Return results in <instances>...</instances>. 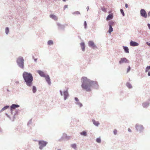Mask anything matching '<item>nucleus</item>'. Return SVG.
Returning <instances> with one entry per match:
<instances>
[{"label": "nucleus", "mask_w": 150, "mask_h": 150, "mask_svg": "<svg viewBox=\"0 0 150 150\" xmlns=\"http://www.w3.org/2000/svg\"><path fill=\"white\" fill-rule=\"evenodd\" d=\"M81 87L82 90L86 92H91L92 91L91 88L95 89L99 88L97 81L91 80L86 77L83 76L81 79Z\"/></svg>", "instance_id": "nucleus-1"}, {"label": "nucleus", "mask_w": 150, "mask_h": 150, "mask_svg": "<svg viewBox=\"0 0 150 150\" xmlns=\"http://www.w3.org/2000/svg\"><path fill=\"white\" fill-rule=\"evenodd\" d=\"M22 76L23 79V82L28 87L32 86V90L33 93H35L37 89L35 86H32L33 78L32 74L30 72L24 71L22 74Z\"/></svg>", "instance_id": "nucleus-2"}, {"label": "nucleus", "mask_w": 150, "mask_h": 150, "mask_svg": "<svg viewBox=\"0 0 150 150\" xmlns=\"http://www.w3.org/2000/svg\"><path fill=\"white\" fill-rule=\"evenodd\" d=\"M16 62L20 68L22 69H24V60L23 57H19L17 59Z\"/></svg>", "instance_id": "nucleus-3"}, {"label": "nucleus", "mask_w": 150, "mask_h": 150, "mask_svg": "<svg viewBox=\"0 0 150 150\" xmlns=\"http://www.w3.org/2000/svg\"><path fill=\"white\" fill-rule=\"evenodd\" d=\"M60 95L61 96H64V100H66L69 97V93L68 89L64 90L62 91L60 90L59 91Z\"/></svg>", "instance_id": "nucleus-4"}, {"label": "nucleus", "mask_w": 150, "mask_h": 150, "mask_svg": "<svg viewBox=\"0 0 150 150\" xmlns=\"http://www.w3.org/2000/svg\"><path fill=\"white\" fill-rule=\"evenodd\" d=\"M71 138V137L68 136L65 133H64L61 137L58 140V141L59 142H62L63 141H67L69 140Z\"/></svg>", "instance_id": "nucleus-5"}, {"label": "nucleus", "mask_w": 150, "mask_h": 150, "mask_svg": "<svg viewBox=\"0 0 150 150\" xmlns=\"http://www.w3.org/2000/svg\"><path fill=\"white\" fill-rule=\"evenodd\" d=\"M47 142L43 140H40L38 141V144L39 146V149L40 150H42L44 147L46 146L47 144Z\"/></svg>", "instance_id": "nucleus-6"}, {"label": "nucleus", "mask_w": 150, "mask_h": 150, "mask_svg": "<svg viewBox=\"0 0 150 150\" xmlns=\"http://www.w3.org/2000/svg\"><path fill=\"white\" fill-rule=\"evenodd\" d=\"M135 127L137 131L139 133L143 132L144 129V128L142 125H139L138 124L136 125Z\"/></svg>", "instance_id": "nucleus-7"}, {"label": "nucleus", "mask_w": 150, "mask_h": 150, "mask_svg": "<svg viewBox=\"0 0 150 150\" xmlns=\"http://www.w3.org/2000/svg\"><path fill=\"white\" fill-rule=\"evenodd\" d=\"M140 14L143 18H146L147 17V13L144 9L142 8L140 10Z\"/></svg>", "instance_id": "nucleus-8"}, {"label": "nucleus", "mask_w": 150, "mask_h": 150, "mask_svg": "<svg viewBox=\"0 0 150 150\" xmlns=\"http://www.w3.org/2000/svg\"><path fill=\"white\" fill-rule=\"evenodd\" d=\"M88 46L92 49H95L97 48V46L95 44L93 40L89 41L88 42Z\"/></svg>", "instance_id": "nucleus-9"}, {"label": "nucleus", "mask_w": 150, "mask_h": 150, "mask_svg": "<svg viewBox=\"0 0 150 150\" xmlns=\"http://www.w3.org/2000/svg\"><path fill=\"white\" fill-rule=\"evenodd\" d=\"M129 60L125 57H122L120 58V60L119 61V63L120 64H121L123 63H129Z\"/></svg>", "instance_id": "nucleus-10"}, {"label": "nucleus", "mask_w": 150, "mask_h": 150, "mask_svg": "<svg viewBox=\"0 0 150 150\" xmlns=\"http://www.w3.org/2000/svg\"><path fill=\"white\" fill-rule=\"evenodd\" d=\"M58 26V29L59 30L64 31L65 30V26L64 25H62L59 23H57Z\"/></svg>", "instance_id": "nucleus-11"}, {"label": "nucleus", "mask_w": 150, "mask_h": 150, "mask_svg": "<svg viewBox=\"0 0 150 150\" xmlns=\"http://www.w3.org/2000/svg\"><path fill=\"white\" fill-rule=\"evenodd\" d=\"M37 73L41 77L45 78L47 74H45L44 71L41 70H38L37 71Z\"/></svg>", "instance_id": "nucleus-12"}, {"label": "nucleus", "mask_w": 150, "mask_h": 150, "mask_svg": "<svg viewBox=\"0 0 150 150\" xmlns=\"http://www.w3.org/2000/svg\"><path fill=\"white\" fill-rule=\"evenodd\" d=\"M150 98L147 101L145 102L142 103V106L144 108H147L150 105Z\"/></svg>", "instance_id": "nucleus-13"}, {"label": "nucleus", "mask_w": 150, "mask_h": 150, "mask_svg": "<svg viewBox=\"0 0 150 150\" xmlns=\"http://www.w3.org/2000/svg\"><path fill=\"white\" fill-rule=\"evenodd\" d=\"M109 14L106 17V20L111 19L113 18V14L112 11H108Z\"/></svg>", "instance_id": "nucleus-14"}, {"label": "nucleus", "mask_w": 150, "mask_h": 150, "mask_svg": "<svg viewBox=\"0 0 150 150\" xmlns=\"http://www.w3.org/2000/svg\"><path fill=\"white\" fill-rule=\"evenodd\" d=\"M47 83L50 85L51 84V81L50 76L48 74L45 77Z\"/></svg>", "instance_id": "nucleus-15"}, {"label": "nucleus", "mask_w": 150, "mask_h": 150, "mask_svg": "<svg viewBox=\"0 0 150 150\" xmlns=\"http://www.w3.org/2000/svg\"><path fill=\"white\" fill-rule=\"evenodd\" d=\"M130 45L132 47H135L138 46L139 45V43L138 42L133 41L132 40H131L129 42Z\"/></svg>", "instance_id": "nucleus-16"}, {"label": "nucleus", "mask_w": 150, "mask_h": 150, "mask_svg": "<svg viewBox=\"0 0 150 150\" xmlns=\"http://www.w3.org/2000/svg\"><path fill=\"white\" fill-rule=\"evenodd\" d=\"M80 45L82 51H85V43L84 42H81L80 43Z\"/></svg>", "instance_id": "nucleus-17"}, {"label": "nucleus", "mask_w": 150, "mask_h": 150, "mask_svg": "<svg viewBox=\"0 0 150 150\" xmlns=\"http://www.w3.org/2000/svg\"><path fill=\"white\" fill-rule=\"evenodd\" d=\"M92 122L93 123V124L96 127H98L100 125V123L98 121H96L94 119L92 120Z\"/></svg>", "instance_id": "nucleus-18"}, {"label": "nucleus", "mask_w": 150, "mask_h": 150, "mask_svg": "<svg viewBox=\"0 0 150 150\" xmlns=\"http://www.w3.org/2000/svg\"><path fill=\"white\" fill-rule=\"evenodd\" d=\"M11 108H13L15 110L16 109V108H18L20 107V105L17 104H12L11 106Z\"/></svg>", "instance_id": "nucleus-19"}, {"label": "nucleus", "mask_w": 150, "mask_h": 150, "mask_svg": "<svg viewBox=\"0 0 150 150\" xmlns=\"http://www.w3.org/2000/svg\"><path fill=\"white\" fill-rule=\"evenodd\" d=\"M125 52L126 53H129V49L127 46H122Z\"/></svg>", "instance_id": "nucleus-20"}, {"label": "nucleus", "mask_w": 150, "mask_h": 150, "mask_svg": "<svg viewBox=\"0 0 150 150\" xmlns=\"http://www.w3.org/2000/svg\"><path fill=\"white\" fill-rule=\"evenodd\" d=\"M50 17L55 21L57 20V16L54 14H50Z\"/></svg>", "instance_id": "nucleus-21"}, {"label": "nucleus", "mask_w": 150, "mask_h": 150, "mask_svg": "<svg viewBox=\"0 0 150 150\" xmlns=\"http://www.w3.org/2000/svg\"><path fill=\"white\" fill-rule=\"evenodd\" d=\"M80 134L81 135L84 137L87 136V132L86 131H83L80 133Z\"/></svg>", "instance_id": "nucleus-22"}, {"label": "nucleus", "mask_w": 150, "mask_h": 150, "mask_svg": "<svg viewBox=\"0 0 150 150\" xmlns=\"http://www.w3.org/2000/svg\"><path fill=\"white\" fill-rule=\"evenodd\" d=\"M10 106L8 105H6L0 111V113L1 112H2L6 110L9 108H10Z\"/></svg>", "instance_id": "nucleus-23"}, {"label": "nucleus", "mask_w": 150, "mask_h": 150, "mask_svg": "<svg viewBox=\"0 0 150 150\" xmlns=\"http://www.w3.org/2000/svg\"><path fill=\"white\" fill-rule=\"evenodd\" d=\"M126 86L129 89H131L132 88V84L129 82H127L126 83Z\"/></svg>", "instance_id": "nucleus-24"}, {"label": "nucleus", "mask_w": 150, "mask_h": 150, "mask_svg": "<svg viewBox=\"0 0 150 150\" xmlns=\"http://www.w3.org/2000/svg\"><path fill=\"white\" fill-rule=\"evenodd\" d=\"M47 44L49 45H52L54 44L53 41L52 40H49L47 42Z\"/></svg>", "instance_id": "nucleus-25"}, {"label": "nucleus", "mask_w": 150, "mask_h": 150, "mask_svg": "<svg viewBox=\"0 0 150 150\" xmlns=\"http://www.w3.org/2000/svg\"><path fill=\"white\" fill-rule=\"evenodd\" d=\"M113 31V28L111 26H109V28L108 30V33L110 34Z\"/></svg>", "instance_id": "nucleus-26"}, {"label": "nucleus", "mask_w": 150, "mask_h": 150, "mask_svg": "<svg viewBox=\"0 0 150 150\" xmlns=\"http://www.w3.org/2000/svg\"><path fill=\"white\" fill-rule=\"evenodd\" d=\"M15 112L14 114L15 115H18L19 113L20 110L18 109H15Z\"/></svg>", "instance_id": "nucleus-27"}, {"label": "nucleus", "mask_w": 150, "mask_h": 150, "mask_svg": "<svg viewBox=\"0 0 150 150\" xmlns=\"http://www.w3.org/2000/svg\"><path fill=\"white\" fill-rule=\"evenodd\" d=\"M115 24V23L112 21H110L108 23L109 26H112L113 25Z\"/></svg>", "instance_id": "nucleus-28"}, {"label": "nucleus", "mask_w": 150, "mask_h": 150, "mask_svg": "<svg viewBox=\"0 0 150 150\" xmlns=\"http://www.w3.org/2000/svg\"><path fill=\"white\" fill-rule=\"evenodd\" d=\"M75 104L76 105H78L80 108H81V107H82L83 106V104H82L81 103L79 102V101H78L77 102H76L75 103Z\"/></svg>", "instance_id": "nucleus-29"}, {"label": "nucleus", "mask_w": 150, "mask_h": 150, "mask_svg": "<svg viewBox=\"0 0 150 150\" xmlns=\"http://www.w3.org/2000/svg\"><path fill=\"white\" fill-rule=\"evenodd\" d=\"M9 32V28L8 27L5 28V33L6 35H8Z\"/></svg>", "instance_id": "nucleus-30"}, {"label": "nucleus", "mask_w": 150, "mask_h": 150, "mask_svg": "<svg viewBox=\"0 0 150 150\" xmlns=\"http://www.w3.org/2000/svg\"><path fill=\"white\" fill-rule=\"evenodd\" d=\"M71 146L72 148L74 149H76L77 147L76 144L75 143L71 144Z\"/></svg>", "instance_id": "nucleus-31"}, {"label": "nucleus", "mask_w": 150, "mask_h": 150, "mask_svg": "<svg viewBox=\"0 0 150 150\" xmlns=\"http://www.w3.org/2000/svg\"><path fill=\"white\" fill-rule=\"evenodd\" d=\"M72 14H73L74 15H80V13L79 11H76L73 12L72 13Z\"/></svg>", "instance_id": "nucleus-32"}, {"label": "nucleus", "mask_w": 150, "mask_h": 150, "mask_svg": "<svg viewBox=\"0 0 150 150\" xmlns=\"http://www.w3.org/2000/svg\"><path fill=\"white\" fill-rule=\"evenodd\" d=\"M96 142L98 143H100L101 142V139L100 137H98L96 139Z\"/></svg>", "instance_id": "nucleus-33"}, {"label": "nucleus", "mask_w": 150, "mask_h": 150, "mask_svg": "<svg viewBox=\"0 0 150 150\" xmlns=\"http://www.w3.org/2000/svg\"><path fill=\"white\" fill-rule=\"evenodd\" d=\"M120 11L121 13L122 14L123 16H125V14L124 11V10L123 9L121 8L120 9Z\"/></svg>", "instance_id": "nucleus-34"}, {"label": "nucleus", "mask_w": 150, "mask_h": 150, "mask_svg": "<svg viewBox=\"0 0 150 150\" xmlns=\"http://www.w3.org/2000/svg\"><path fill=\"white\" fill-rule=\"evenodd\" d=\"M101 10L102 11L105 12H107V9L106 8H105L104 7H101Z\"/></svg>", "instance_id": "nucleus-35"}, {"label": "nucleus", "mask_w": 150, "mask_h": 150, "mask_svg": "<svg viewBox=\"0 0 150 150\" xmlns=\"http://www.w3.org/2000/svg\"><path fill=\"white\" fill-rule=\"evenodd\" d=\"M83 25L84 28L86 29L87 28V23L86 21H84L83 23Z\"/></svg>", "instance_id": "nucleus-36"}, {"label": "nucleus", "mask_w": 150, "mask_h": 150, "mask_svg": "<svg viewBox=\"0 0 150 150\" xmlns=\"http://www.w3.org/2000/svg\"><path fill=\"white\" fill-rule=\"evenodd\" d=\"M150 69V65L147 66L146 68L145 72H149V70Z\"/></svg>", "instance_id": "nucleus-37"}, {"label": "nucleus", "mask_w": 150, "mask_h": 150, "mask_svg": "<svg viewBox=\"0 0 150 150\" xmlns=\"http://www.w3.org/2000/svg\"><path fill=\"white\" fill-rule=\"evenodd\" d=\"M10 108L11 113V115H13V112L15 110L13 109V108H11V106H10Z\"/></svg>", "instance_id": "nucleus-38"}, {"label": "nucleus", "mask_w": 150, "mask_h": 150, "mask_svg": "<svg viewBox=\"0 0 150 150\" xmlns=\"http://www.w3.org/2000/svg\"><path fill=\"white\" fill-rule=\"evenodd\" d=\"M131 68L130 66H128V68H127V73H128L129 72V71H130V70H131Z\"/></svg>", "instance_id": "nucleus-39"}, {"label": "nucleus", "mask_w": 150, "mask_h": 150, "mask_svg": "<svg viewBox=\"0 0 150 150\" xmlns=\"http://www.w3.org/2000/svg\"><path fill=\"white\" fill-rule=\"evenodd\" d=\"M32 122V119H30L27 123V125L28 126L29 125L31 124Z\"/></svg>", "instance_id": "nucleus-40"}, {"label": "nucleus", "mask_w": 150, "mask_h": 150, "mask_svg": "<svg viewBox=\"0 0 150 150\" xmlns=\"http://www.w3.org/2000/svg\"><path fill=\"white\" fill-rule=\"evenodd\" d=\"M16 115H15L14 114L13 115V119H11V120L12 122H14V120L16 118Z\"/></svg>", "instance_id": "nucleus-41"}, {"label": "nucleus", "mask_w": 150, "mask_h": 150, "mask_svg": "<svg viewBox=\"0 0 150 150\" xmlns=\"http://www.w3.org/2000/svg\"><path fill=\"white\" fill-rule=\"evenodd\" d=\"M5 115H6L9 118V119L11 120V117L7 113H5Z\"/></svg>", "instance_id": "nucleus-42"}, {"label": "nucleus", "mask_w": 150, "mask_h": 150, "mask_svg": "<svg viewBox=\"0 0 150 150\" xmlns=\"http://www.w3.org/2000/svg\"><path fill=\"white\" fill-rule=\"evenodd\" d=\"M74 100L76 101V102H77L78 101H79V100L78 98L77 97H75L74 98Z\"/></svg>", "instance_id": "nucleus-43"}, {"label": "nucleus", "mask_w": 150, "mask_h": 150, "mask_svg": "<svg viewBox=\"0 0 150 150\" xmlns=\"http://www.w3.org/2000/svg\"><path fill=\"white\" fill-rule=\"evenodd\" d=\"M113 133L115 135H116L117 133V131L116 129L114 130Z\"/></svg>", "instance_id": "nucleus-44"}, {"label": "nucleus", "mask_w": 150, "mask_h": 150, "mask_svg": "<svg viewBox=\"0 0 150 150\" xmlns=\"http://www.w3.org/2000/svg\"><path fill=\"white\" fill-rule=\"evenodd\" d=\"M144 34L145 35L146 37H148L149 36V34L146 32H145Z\"/></svg>", "instance_id": "nucleus-45"}, {"label": "nucleus", "mask_w": 150, "mask_h": 150, "mask_svg": "<svg viewBox=\"0 0 150 150\" xmlns=\"http://www.w3.org/2000/svg\"><path fill=\"white\" fill-rule=\"evenodd\" d=\"M146 44L148 46H149V47H150V43L149 42H146Z\"/></svg>", "instance_id": "nucleus-46"}, {"label": "nucleus", "mask_w": 150, "mask_h": 150, "mask_svg": "<svg viewBox=\"0 0 150 150\" xmlns=\"http://www.w3.org/2000/svg\"><path fill=\"white\" fill-rule=\"evenodd\" d=\"M68 5H65L64 6V10L65 8H67L68 7Z\"/></svg>", "instance_id": "nucleus-47"}, {"label": "nucleus", "mask_w": 150, "mask_h": 150, "mask_svg": "<svg viewBox=\"0 0 150 150\" xmlns=\"http://www.w3.org/2000/svg\"><path fill=\"white\" fill-rule=\"evenodd\" d=\"M147 25L148 28L149 29V30H150V24L149 23H148L147 24Z\"/></svg>", "instance_id": "nucleus-48"}, {"label": "nucleus", "mask_w": 150, "mask_h": 150, "mask_svg": "<svg viewBox=\"0 0 150 150\" xmlns=\"http://www.w3.org/2000/svg\"><path fill=\"white\" fill-rule=\"evenodd\" d=\"M147 14V16H148L149 17L150 16V11H149V12H148Z\"/></svg>", "instance_id": "nucleus-49"}, {"label": "nucleus", "mask_w": 150, "mask_h": 150, "mask_svg": "<svg viewBox=\"0 0 150 150\" xmlns=\"http://www.w3.org/2000/svg\"><path fill=\"white\" fill-rule=\"evenodd\" d=\"M125 7L126 8H127L128 7V5L127 4H125Z\"/></svg>", "instance_id": "nucleus-50"}, {"label": "nucleus", "mask_w": 150, "mask_h": 150, "mask_svg": "<svg viewBox=\"0 0 150 150\" xmlns=\"http://www.w3.org/2000/svg\"><path fill=\"white\" fill-rule=\"evenodd\" d=\"M34 60L35 62H36L37 60V58L34 59Z\"/></svg>", "instance_id": "nucleus-51"}, {"label": "nucleus", "mask_w": 150, "mask_h": 150, "mask_svg": "<svg viewBox=\"0 0 150 150\" xmlns=\"http://www.w3.org/2000/svg\"><path fill=\"white\" fill-rule=\"evenodd\" d=\"M128 131L129 132H132V130H131V129L130 128H128Z\"/></svg>", "instance_id": "nucleus-52"}, {"label": "nucleus", "mask_w": 150, "mask_h": 150, "mask_svg": "<svg viewBox=\"0 0 150 150\" xmlns=\"http://www.w3.org/2000/svg\"><path fill=\"white\" fill-rule=\"evenodd\" d=\"M148 75L150 76V71L148 72Z\"/></svg>", "instance_id": "nucleus-53"}, {"label": "nucleus", "mask_w": 150, "mask_h": 150, "mask_svg": "<svg viewBox=\"0 0 150 150\" xmlns=\"http://www.w3.org/2000/svg\"><path fill=\"white\" fill-rule=\"evenodd\" d=\"M15 83L16 84H18L19 83V81H16L15 82Z\"/></svg>", "instance_id": "nucleus-54"}, {"label": "nucleus", "mask_w": 150, "mask_h": 150, "mask_svg": "<svg viewBox=\"0 0 150 150\" xmlns=\"http://www.w3.org/2000/svg\"><path fill=\"white\" fill-rule=\"evenodd\" d=\"M89 6H88L86 8L87 9V11H88L89 9Z\"/></svg>", "instance_id": "nucleus-55"}, {"label": "nucleus", "mask_w": 150, "mask_h": 150, "mask_svg": "<svg viewBox=\"0 0 150 150\" xmlns=\"http://www.w3.org/2000/svg\"><path fill=\"white\" fill-rule=\"evenodd\" d=\"M6 90L7 91H8V92H10V91L8 89V88H7V89H6Z\"/></svg>", "instance_id": "nucleus-56"}, {"label": "nucleus", "mask_w": 150, "mask_h": 150, "mask_svg": "<svg viewBox=\"0 0 150 150\" xmlns=\"http://www.w3.org/2000/svg\"><path fill=\"white\" fill-rule=\"evenodd\" d=\"M32 58L34 59H35L34 57L33 56H32Z\"/></svg>", "instance_id": "nucleus-57"}, {"label": "nucleus", "mask_w": 150, "mask_h": 150, "mask_svg": "<svg viewBox=\"0 0 150 150\" xmlns=\"http://www.w3.org/2000/svg\"><path fill=\"white\" fill-rule=\"evenodd\" d=\"M2 129L1 128H0V132H2Z\"/></svg>", "instance_id": "nucleus-58"}, {"label": "nucleus", "mask_w": 150, "mask_h": 150, "mask_svg": "<svg viewBox=\"0 0 150 150\" xmlns=\"http://www.w3.org/2000/svg\"><path fill=\"white\" fill-rule=\"evenodd\" d=\"M61 150V149H58V150Z\"/></svg>", "instance_id": "nucleus-59"}, {"label": "nucleus", "mask_w": 150, "mask_h": 150, "mask_svg": "<svg viewBox=\"0 0 150 150\" xmlns=\"http://www.w3.org/2000/svg\"><path fill=\"white\" fill-rule=\"evenodd\" d=\"M140 33H141V31H140Z\"/></svg>", "instance_id": "nucleus-60"}]
</instances>
